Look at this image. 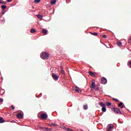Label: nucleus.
Here are the masks:
<instances>
[{"label": "nucleus", "instance_id": "obj_26", "mask_svg": "<svg viewBox=\"0 0 131 131\" xmlns=\"http://www.w3.org/2000/svg\"><path fill=\"white\" fill-rule=\"evenodd\" d=\"M107 106H111V103L110 102H106Z\"/></svg>", "mask_w": 131, "mask_h": 131}, {"label": "nucleus", "instance_id": "obj_11", "mask_svg": "<svg viewBox=\"0 0 131 131\" xmlns=\"http://www.w3.org/2000/svg\"><path fill=\"white\" fill-rule=\"evenodd\" d=\"M57 3V0H52L51 2H50V4L51 5H55Z\"/></svg>", "mask_w": 131, "mask_h": 131}, {"label": "nucleus", "instance_id": "obj_4", "mask_svg": "<svg viewBox=\"0 0 131 131\" xmlns=\"http://www.w3.org/2000/svg\"><path fill=\"white\" fill-rule=\"evenodd\" d=\"M114 112L115 113H117V114H121V111L118 108L114 107Z\"/></svg>", "mask_w": 131, "mask_h": 131}, {"label": "nucleus", "instance_id": "obj_1", "mask_svg": "<svg viewBox=\"0 0 131 131\" xmlns=\"http://www.w3.org/2000/svg\"><path fill=\"white\" fill-rule=\"evenodd\" d=\"M40 57L43 60H48L49 59V53L47 52H42L40 54Z\"/></svg>", "mask_w": 131, "mask_h": 131}, {"label": "nucleus", "instance_id": "obj_8", "mask_svg": "<svg viewBox=\"0 0 131 131\" xmlns=\"http://www.w3.org/2000/svg\"><path fill=\"white\" fill-rule=\"evenodd\" d=\"M95 88H96V84L94 82H92L91 84V89L95 90Z\"/></svg>", "mask_w": 131, "mask_h": 131}, {"label": "nucleus", "instance_id": "obj_15", "mask_svg": "<svg viewBox=\"0 0 131 131\" xmlns=\"http://www.w3.org/2000/svg\"><path fill=\"white\" fill-rule=\"evenodd\" d=\"M36 30H35V29H32L30 31L31 33H34L35 32H36Z\"/></svg>", "mask_w": 131, "mask_h": 131}, {"label": "nucleus", "instance_id": "obj_29", "mask_svg": "<svg viewBox=\"0 0 131 131\" xmlns=\"http://www.w3.org/2000/svg\"><path fill=\"white\" fill-rule=\"evenodd\" d=\"M102 37H103V38H106L107 37V36H106L105 35H102Z\"/></svg>", "mask_w": 131, "mask_h": 131}, {"label": "nucleus", "instance_id": "obj_28", "mask_svg": "<svg viewBox=\"0 0 131 131\" xmlns=\"http://www.w3.org/2000/svg\"><path fill=\"white\" fill-rule=\"evenodd\" d=\"M51 125H54V126H57L58 125L57 124H51Z\"/></svg>", "mask_w": 131, "mask_h": 131}, {"label": "nucleus", "instance_id": "obj_12", "mask_svg": "<svg viewBox=\"0 0 131 131\" xmlns=\"http://www.w3.org/2000/svg\"><path fill=\"white\" fill-rule=\"evenodd\" d=\"M17 118H19V119L22 118V114H21L20 113L17 114Z\"/></svg>", "mask_w": 131, "mask_h": 131}, {"label": "nucleus", "instance_id": "obj_27", "mask_svg": "<svg viewBox=\"0 0 131 131\" xmlns=\"http://www.w3.org/2000/svg\"><path fill=\"white\" fill-rule=\"evenodd\" d=\"M4 102V99L3 98H0V103H3Z\"/></svg>", "mask_w": 131, "mask_h": 131}, {"label": "nucleus", "instance_id": "obj_30", "mask_svg": "<svg viewBox=\"0 0 131 131\" xmlns=\"http://www.w3.org/2000/svg\"><path fill=\"white\" fill-rule=\"evenodd\" d=\"M11 108H12V110H15V107H14L13 105H11Z\"/></svg>", "mask_w": 131, "mask_h": 131}, {"label": "nucleus", "instance_id": "obj_9", "mask_svg": "<svg viewBox=\"0 0 131 131\" xmlns=\"http://www.w3.org/2000/svg\"><path fill=\"white\" fill-rule=\"evenodd\" d=\"M119 107H120V108H124V107H125V105H123V103L122 102H120L119 105H118Z\"/></svg>", "mask_w": 131, "mask_h": 131}, {"label": "nucleus", "instance_id": "obj_22", "mask_svg": "<svg viewBox=\"0 0 131 131\" xmlns=\"http://www.w3.org/2000/svg\"><path fill=\"white\" fill-rule=\"evenodd\" d=\"M88 105H84V110H88Z\"/></svg>", "mask_w": 131, "mask_h": 131}, {"label": "nucleus", "instance_id": "obj_34", "mask_svg": "<svg viewBox=\"0 0 131 131\" xmlns=\"http://www.w3.org/2000/svg\"><path fill=\"white\" fill-rule=\"evenodd\" d=\"M130 66H131V61L130 62Z\"/></svg>", "mask_w": 131, "mask_h": 131}, {"label": "nucleus", "instance_id": "obj_13", "mask_svg": "<svg viewBox=\"0 0 131 131\" xmlns=\"http://www.w3.org/2000/svg\"><path fill=\"white\" fill-rule=\"evenodd\" d=\"M5 122V120H4V118L0 117V123H4Z\"/></svg>", "mask_w": 131, "mask_h": 131}, {"label": "nucleus", "instance_id": "obj_25", "mask_svg": "<svg viewBox=\"0 0 131 131\" xmlns=\"http://www.w3.org/2000/svg\"><path fill=\"white\" fill-rule=\"evenodd\" d=\"M0 4H2V5H6V4H7V2H4L0 1Z\"/></svg>", "mask_w": 131, "mask_h": 131}, {"label": "nucleus", "instance_id": "obj_24", "mask_svg": "<svg viewBox=\"0 0 131 131\" xmlns=\"http://www.w3.org/2000/svg\"><path fill=\"white\" fill-rule=\"evenodd\" d=\"M91 34H92V35H95V36L98 35V33H92Z\"/></svg>", "mask_w": 131, "mask_h": 131}, {"label": "nucleus", "instance_id": "obj_32", "mask_svg": "<svg viewBox=\"0 0 131 131\" xmlns=\"http://www.w3.org/2000/svg\"><path fill=\"white\" fill-rule=\"evenodd\" d=\"M12 2V0H7V2H8V3H10V2Z\"/></svg>", "mask_w": 131, "mask_h": 131}, {"label": "nucleus", "instance_id": "obj_10", "mask_svg": "<svg viewBox=\"0 0 131 131\" xmlns=\"http://www.w3.org/2000/svg\"><path fill=\"white\" fill-rule=\"evenodd\" d=\"M42 33H43L45 35H47L48 34V31H47L46 29H43L42 31Z\"/></svg>", "mask_w": 131, "mask_h": 131}, {"label": "nucleus", "instance_id": "obj_18", "mask_svg": "<svg viewBox=\"0 0 131 131\" xmlns=\"http://www.w3.org/2000/svg\"><path fill=\"white\" fill-rule=\"evenodd\" d=\"M61 74H62V75H65V71H64L63 69H61Z\"/></svg>", "mask_w": 131, "mask_h": 131}, {"label": "nucleus", "instance_id": "obj_14", "mask_svg": "<svg viewBox=\"0 0 131 131\" xmlns=\"http://www.w3.org/2000/svg\"><path fill=\"white\" fill-rule=\"evenodd\" d=\"M89 74L90 75H91V76H95V75L94 73H93V72L92 71H90L89 72Z\"/></svg>", "mask_w": 131, "mask_h": 131}, {"label": "nucleus", "instance_id": "obj_31", "mask_svg": "<svg viewBox=\"0 0 131 131\" xmlns=\"http://www.w3.org/2000/svg\"><path fill=\"white\" fill-rule=\"evenodd\" d=\"M114 100H115V101H116V102H118V99H114Z\"/></svg>", "mask_w": 131, "mask_h": 131}, {"label": "nucleus", "instance_id": "obj_3", "mask_svg": "<svg viewBox=\"0 0 131 131\" xmlns=\"http://www.w3.org/2000/svg\"><path fill=\"white\" fill-rule=\"evenodd\" d=\"M113 127H114V125H113V124H109L107 125V126L106 127V129L108 130H111V129H112V128H113Z\"/></svg>", "mask_w": 131, "mask_h": 131}, {"label": "nucleus", "instance_id": "obj_17", "mask_svg": "<svg viewBox=\"0 0 131 131\" xmlns=\"http://www.w3.org/2000/svg\"><path fill=\"white\" fill-rule=\"evenodd\" d=\"M1 8H2L3 10H6L7 9V6L3 5L1 6Z\"/></svg>", "mask_w": 131, "mask_h": 131}, {"label": "nucleus", "instance_id": "obj_33", "mask_svg": "<svg viewBox=\"0 0 131 131\" xmlns=\"http://www.w3.org/2000/svg\"><path fill=\"white\" fill-rule=\"evenodd\" d=\"M60 68H61V70H62V69H63V67L61 66Z\"/></svg>", "mask_w": 131, "mask_h": 131}, {"label": "nucleus", "instance_id": "obj_6", "mask_svg": "<svg viewBox=\"0 0 131 131\" xmlns=\"http://www.w3.org/2000/svg\"><path fill=\"white\" fill-rule=\"evenodd\" d=\"M52 77L54 80L57 81L59 79V76H57L56 74H52Z\"/></svg>", "mask_w": 131, "mask_h": 131}, {"label": "nucleus", "instance_id": "obj_23", "mask_svg": "<svg viewBox=\"0 0 131 131\" xmlns=\"http://www.w3.org/2000/svg\"><path fill=\"white\" fill-rule=\"evenodd\" d=\"M40 2V0H34V3H38Z\"/></svg>", "mask_w": 131, "mask_h": 131}, {"label": "nucleus", "instance_id": "obj_16", "mask_svg": "<svg viewBox=\"0 0 131 131\" xmlns=\"http://www.w3.org/2000/svg\"><path fill=\"white\" fill-rule=\"evenodd\" d=\"M117 45L119 47H121V46H122V42H120V41H118L117 42Z\"/></svg>", "mask_w": 131, "mask_h": 131}, {"label": "nucleus", "instance_id": "obj_2", "mask_svg": "<svg viewBox=\"0 0 131 131\" xmlns=\"http://www.w3.org/2000/svg\"><path fill=\"white\" fill-rule=\"evenodd\" d=\"M99 105H100V107H102V112H106L107 111V109H106V104H104L103 102H100L99 103Z\"/></svg>", "mask_w": 131, "mask_h": 131}, {"label": "nucleus", "instance_id": "obj_20", "mask_svg": "<svg viewBox=\"0 0 131 131\" xmlns=\"http://www.w3.org/2000/svg\"><path fill=\"white\" fill-rule=\"evenodd\" d=\"M75 90L76 91V92H77V93H79V89H78L77 87L75 88Z\"/></svg>", "mask_w": 131, "mask_h": 131}, {"label": "nucleus", "instance_id": "obj_19", "mask_svg": "<svg viewBox=\"0 0 131 131\" xmlns=\"http://www.w3.org/2000/svg\"><path fill=\"white\" fill-rule=\"evenodd\" d=\"M37 17L38 18V19H42V15H37Z\"/></svg>", "mask_w": 131, "mask_h": 131}, {"label": "nucleus", "instance_id": "obj_21", "mask_svg": "<svg viewBox=\"0 0 131 131\" xmlns=\"http://www.w3.org/2000/svg\"><path fill=\"white\" fill-rule=\"evenodd\" d=\"M64 129H66V130H67V131H72V130H71V129H70V128H68L64 127Z\"/></svg>", "mask_w": 131, "mask_h": 131}, {"label": "nucleus", "instance_id": "obj_7", "mask_svg": "<svg viewBox=\"0 0 131 131\" xmlns=\"http://www.w3.org/2000/svg\"><path fill=\"white\" fill-rule=\"evenodd\" d=\"M41 118L44 120L47 119L48 118V115L47 114H42L41 115Z\"/></svg>", "mask_w": 131, "mask_h": 131}, {"label": "nucleus", "instance_id": "obj_5", "mask_svg": "<svg viewBox=\"0 0 131 131\" xmlns=\"http://www.w3.org/2000/svg\"><path fill=\"white\" fill-rule=\"evenodd\" d=\"M101 83L102 84H106L107 83V79L105 77H102L101 78Z\"/></svg>", "mask_w": 131, "mask_h": 131}]
</instances>
